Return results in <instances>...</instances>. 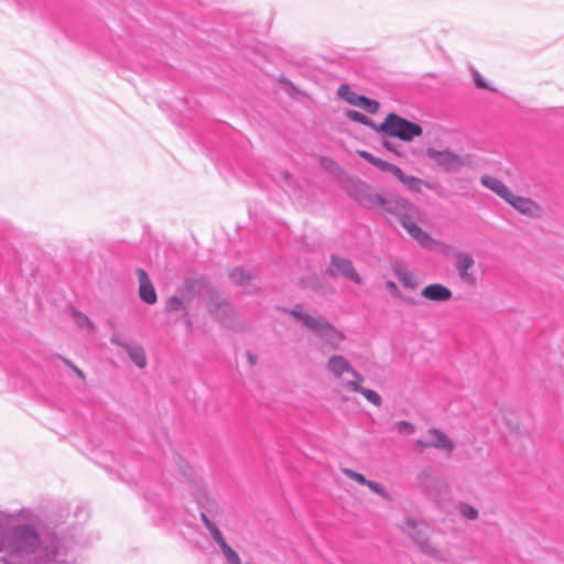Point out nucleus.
Wrapping results in <instances>:
<instances>
[{
  "label": "nucleus",
  "mask_w": 564,
  "mask_h": 564,
  "mask_svg": "<svg viewBox=\"0 0 564 564\" xmlns=\"http://www.w3.org/2000/svg\"><path fill=\"white\" fill-rule=\"evenodd\" d=\"M329 375L337 380V391L343 394L360 393L375 406L382 404V399L378 392L364 388L365 378L356 371L346 358L335 355L330 357L326 365Z\"/></svg>",
  "instance_id": "obj_1"
},
{
  "label": "nucleus",
  "mask_w": 564,
  "mask_h": 564,
  "mask_svg": "<svg viewBox=\"0 0 564 564\" xmlns=\"http://www.w3.org/2000/svg\"><path fill=\"white\" fill-rule=\"evenodd\" d=\"M497 422L501 435L508 445L516 447L529 440L530 432L523 423L520 410L517 406L502 404L499 408Z\"/></svg>",
  "instance_id": "obj_2"
},
{
  "label": "nucleus",
  "mask_w": 564,
  "mask_h": 564,
  "mask_svg": "<svg viewBox=\"0 0 564 564\" xmlns=\"http://www.w3.org/2000/svg\"><path fill=\"white\" fill-rule=\"evenodd\" d=\"M352 195L360 206L391 215L397 208L404 206L402 197L383 195L365 182L356 184Z\"/></svg>",
  "instance_id": "obj_3"
},
{
  "label": "nucleus",
  "mask_w": 564,
  "mask_h": 564,
  "mask_svg": "<svg viewBox=\"0 0 564 564\" xmlns=\"http://www.w3.org/2000/svg\"><path fill=\"white\" fill-rule=\"evenodd\" d=\"M378 132L409 142L420 137L423 133V129L419 123L390 112L383 122L378 124Z\"/></svg>",
  "instance_id": "obj_4"
},
{
  "label": "nucleus",
  "mask_w": 564,
  "mask_h": 564,
  "mask_svg": "<svg viewBox=\"0 0 564 564\" xmlns=\"http://www.w3.org/2000/svg\"><path fill=\"white\" fill-rule=\"evenodd\" d=\"M177 293L186 300L187 303H192L194 300L199 299L204 293L209 294L212 297V289L209 280L198 272H189L184 276V281L177 289ZM212 299L207 303V308H210Z\"/></svg>",
  "instance_id": "obj_5"
},
{
  "label": "nucleus",
  "mask_w": 564,
  "mask_h": 564,
  "mask_svg": "<svg viewBox=\"0 0 564 564\" xmlns=\"http://www.w3.org/2000/svg\"><path fill=\"white\" fill-rule=\"evenodd\" d=\"M404 206L397 208L392 213L394 215L402 227L408 231V234L420 242L422 246H425L430 240V236L425 232L420 226H417L414 221V218L417 214V208L410 203L409 200L403 198Z\"/></svg>",
  "instance_id": "obj_6"
},
{
  "label": "nucleus",
  "mask_w": 564,
  "mask_h": 564,
  "mask_svg": "<svg viewBox=\"0 0 564 564\" xmlns=\"http://www.w3.org/2000/svg\"><path fill=\"white\" fill-rule=\"evenodd\" d=\"M426 156L432 160L445 172H454L460 170L465 162L464 159L449 150H436L434 148L426 149Z\"/></svg>",
  "instance_id": "obj_7"
},
{
  "label": "nucleus",
  "mask_w": 564,
  "mask_h": 564,
  "mask_svg": "<svg viewBox=\"0 0 564 564\" xmlns=\"http://www.w3.org/2000/svg\"><path fill=\"white\" fill-rule=\"evenodd\" d=\"M429 441L416 440L414 443V449L419 453H423L427 447H434L451 454L454 449L453 441L442 431L437 429H430L427 431Z\"/></svg>",
  "instance_id": "obj_8"
},
{
  "label": "nucleus",
  "mask_w": 564,
  "mask_h": 564,
  "mask_svg": "<svg viewBox=\"0 0 564 564\" xmlns=\"http://www.w3.org/2000/svg\"><path fill=\"white\" fill-rule=\"evenodd\" d=\"M455 267L459 279L467 285L474 286L477 283V275L474 270L475 260L471 254L467 252H456L455 253Z\"/></svg>",
  "instance_id": "obj_9"
},
{
  "label": "nucleus",
  "mask_w": 564,
  "mask_h": 564,
  "mask_svg": "<svg viewBox=\"0 0 564 564\" xmlns=\"http://www.w3.org/2000/svg\"><path fill=\"white\" fill-rule=\"evenodd\" d=\"M304 323L308 329L316 333L332 346H337L343 340V335L327 319H304Z\"/></svg>",
  "instance_id": "obj_10"
},
{
  "label": "nucleus",
  "mask_w": 564,
  "mask_h": 564,
  "mask_svg": "<svg viewBox=\"0 0 564 564\" xmlns=\"http://www.w3.org/2000/svg\"><path fill=\"white\" fill-rule=\"evenodd\" d=\"M328 272L333 276L339 274L346 279L351 280L356 284L361 283V278L355 270V267L349 259L333 254L330 257V268L328 269Z\"/></svg>",
  "instance_id": "obj_11"
},
{
  "label": "nucleus",
  "mask_w": 564,
  "mask_h": 564,
  "mask_svg": "<svg viewBox=\"0 0 564 564\" xmlns=\"http://www.w3.org/2000/svg\"><path fill=\"white\" fill-rule=\"evenodd\" d=\"M135 274L139 281V299L147 305L155 304L158 302V294L148 272L143 268H137Z\"/></svg>",
  "instance_id": "obj_12"
},
{
  "label": "nucleus",
  "mask_w": 564,
  "mask_h": 564,
  "mask_svg": "<svg viewBox=\"0 0 564 564\" xmlns=\"http://www.w3.org/2000/svg\"><path fill=\"white\" fill-rule=\"evenodd\" d=\"M229 279L248 293H253L259 289V278L241 267L231 269L229 271Z\"/></svg>",
  "instance_id": "obj_13"
},
{
  "label": "nucleus",
  "mask_w": 564,
  "mask_h": 564,
  "mask_svg": "<svg viewBox=\"0 0 564 564\" xmlns=\"http://www.w3.org/2000/svg\"><path fill=\"white\" fill-rule=\"evenodd\" d=\"M174 108L187 118H193L203 113V99L194 93L175 99Z\"/></svg>",
  "instance_id": "obj_14"
},
{
  "label": "nucleus",
  "mask_w": 564,
  "mask_h": 564,
  "mask_svg": "<svg viewBox=\"0 0 564 564\" xmlns=\"http://www.w3.org/2000/svg\"><path fill=\"white\" fill-rule=\"evenodd\" d=\"M343 473L351 480H355L360 485L367 486L372 492L379 495L380 497L384 499H390V495L383 489V487L380 484L372 480H368L362 474L355 471L350 468H344Z\"/></svg>",
  "instance_id": "obj_15"
},
{
  "label": "nucleus",
  "mask_w": 564,
  "mask_h": 564,
  "mask_svg": "<svg viewBox=\"0 0 564 564\" xmlns=\"http://www.w3.org/2000/svg\"><path fill=\"white\" fill-rule=\"evenodd\" d=\"M214 541L218 544L226 564H242L239 554L226 542L221 532L215 527Z\"/></svg>",
  "instance_id": "obj_16"
},
{
  "label": "nucleus",
  "mask_w": 564,
  "mask_h": 564,
  "mask_svg": "<svg viewBox=\"0 0 564 564\" xmlns=\"http://www.w3.org/2000/svg\"><path fill=\"white\" fill-rule=\"evenodd\" d=\"M421 295L430 301L445 302L452 297V291L443 284L433 283L425 286Z\"/></svg>",
  "instance_id": "obj_17"
},
{
  "label": "nucleus",
  "mask_w": 564,
  "mask_h": 564,
  "mask_svg": "<svg viewBox=\"0 0 564 564\" xmlns=\"http://www.w3.org/2000/svg\"><path fill=\"white\" fill-rule=\"evenodd\" d=\"M516 210L523 215L531 216L535 210L539 209V206L530 198L518 196L511 193L509 199L506 200Z\"/></svg>",
  "instance_id": "obj_18"
},
{
  "label": "nucleus",
  "mask_w": 564,
  "mask_h": 564,
  "mask_svg": "<svg viewBox=\"0 0 564 564\" xmlns=\"http://www.w3.org/2000/svg\"><path fill=\"white\" fill-rule=\"evenodd\" d=\"M480 182L485 187L489 188L505 200L509 199V196H511L512 192L509 187L495 176L484 175L481 176Z\"/></svg>",
  "instance_id": "obj_19"
},
{
  "label": "nucleus",
  "mask_w": 564,
  "mask_h": 564,
  "mask_svg": "<svg viewBox=\"0 0 564 564\" xmlns=\"http://www.w3.org/2000/svg\"><path fill=\"white\" fill-rule=\"evenodd\" d=\"M397 178L411 192L413 193H421L423 187L426 188H433L432 184L429 182L415 177V176H408L402 172L401 176H397Z\"/></svg>",
  "instance_id": "obj_20"
},
{
  "label": "nucleus",
  "mask_w": 564,
  "mask_h": 564,
  "mask_svg": "<svg viewBox=\"0 0 564 564\" xmlns=\"http://www.w3.org/2000/svg\"><path fill=\"white\" fill-rule=\"evenodd\" d=\"M121 345L126 348L129 358L137 367H139L140 369H143L147 366V364H148L147 355H145L144 349L141 346L123 345V344H121Z\"/></svg>",
  "instance_id": "obj_21"
},
{
  "label": "nucleus",
  "mask_w": 564,
  "mask_h": 564,
  "mask_svg": "<svg viewBox=\"0 0 564 564\" xmlns=\"http://www.w3.org/2000/svg\"><path fill=\"white\" fill-rule=\"evenodd\" d=\"M392 272L399 279V281L402 283V285L404 288L415 289L416 280H415V276L411 272L406 271L399 264L392 265Z\"/></svg>",
  "instance_id": "obj_22"
},
{
  "label": "nucleus",
  "mask_w": 564,
  "mask_h": 564,
  "mask_svg": "<svg viewBox=\"0 0 564 564\" xmlns=\"http://www.w3.org/2000/svg\"><path fill=\"white\" fill-rule=\"evenodd\" d=\"M337 95L351 106L357 107L361 96L355 93L348 84H341L337 89Z\"/></svg>",
  "instance_id": "obj_23"
},
{
  "label": "nucleus",
  "mask_w": 564,
  "mask_h": 564,
  "mask_svg": "<svg viewBox=\"0 0 564 564\" xmlns=\"http://www.w3.org/2000/svg\"><path fill=\"white\" fill-rule=\"evenodd\" d=\"M345 116L350 121L358 122L360 124L370 127L378 132V124H376L369 117H367L362 112H360L358 110L349 109L345 112Z\"/></svg>",
  "instance_id": "obj_24"
},
{
  "label": "nucleus",
  "mask_w": 564,
  "mask_h": 564,
  "mask_svg": "<svg viewBox=\"0 0 564 564\" xmlns=\"http://www.w3.org/2000/svg\"><path fill=\"white\" fill-rule=\"evenodd\" d=\"M186 300L180 293L170 296L165 302L167 313H176L186 310Z\"/></svg>",
  "instance_id": "obj_25"
},
{
  "label": "nucleus",
  "mask_w": 564,
  "mask_h": 564,
  "mask_svg": "<svg viewBox=\"0 0 564 564\" xmlns=\"http://www.w3.org/2000/svg\"><path fill=\"white\" fill-rule=\"evenodd\" d=\"M372 165L378 167L382 172L392 173L395 177L402 175V170L399 166H397L388 161H384L380 158H376Z\"/></svg>",
  "instance_id": "obj_26"
},
{
  "label": "nucleus",
  "mask_w": 564,
  "mask_h": 564,
  "mask_svg": "<svg viewBox=\"0 0 564 564\" xmlns=\"http://www.w3.org/2000/svg\"><path fill=\"white\" fill-rule=\"evenodd\" d=\"M357 107L361 108L368 113L375 115L379 111L380 104L376 99H371L362 95Z\"/></svg>",
  "instance_id": "obj_27"
},
{
  "label": "nucleus",
  "mask_w": 564,
  "mask_h": 564,
  "mask_svg": "<svg viewBox=\"0 0 564 564\" xmlns=\"http://www.w3.org/2000/svg\"><path fill=\"white\" fill-rule=\"evenodd\" d=\"M458 511L460 516L468 520H476L478 518V510L468 503H460L458 506Z\"/></svg>",
  "instance_id": "obj_28"
},
{
  "label": "nucleus",
  "mask_w": 564,
  "mask_h": 564,
  "mask_svg": "<svg viewBox=\"0 0 564 564\" xmlns=\"http://www.w3.org/2000/svg\"><path fill=\"white\" fill-rule=\"evenodd\" d=\"M471 77H473L474 84L477 88L496 91L495 88H492L488 85L487 80L481 76V74L478 70L471 69Z\"/></svg>",
  "instance_id": "obj_29"
},
{
  "label": "nucleus",
  "mask_w": 564,
  "mask_h": 564,
  "mask_svg": "<svg viewBox=\"0 0 564 564\" xmlns=\"http://www.w3.org/2000/svg\"><path fill=\"white\" fill-rule=\"evenodd\" d=\"M395 429L400 434H403V435H412L415 432V426L408 421L397 422Z\"/></svg>",
  "instance_id": "obj_30"
},
{
  "label": "nucleus",
  "mask_w": 564,
  "mask_h": 564,
  "mask_svg": "<svg viewBox=\"0 0 564 564\" xmlns=\"http://www.w3.org/2000/svg\"><path fill=\"white\" fill-rule=\"evenodd\" d=\"M22 538L30 543V546H34L37 543V536L31 530H25Z\"/></svg>",
  "instance_id": "obj_31"
},
{
  "label": "nucleus",
  "mask_w": 564,
  "mask_h": 564,
  "mask_svg": "<svg viewBox=\"0 0 564 564\" xmlns=\"http://www.w3.org/2000/svg\"><path fill=\"white\" fill-rule=\"evenodd\" d=\"M290 315H291V317H296V318H300V317H312L307 313L303 312L302 306L299 305V304L295 305L294 308H292L290 311Z\"/></svg>",
  "instance_id": "obj_32"
},
{
  "label": "nucleus",
  "mask_w": 564,
  "mask_h": 564,
  "mask_svg": "<svg viewBox=\"0 0 564 564\" xmlns=\"http://www.w3.org/2000/svg\"><path fill=\"white\" fill-rule=\"evenodd\" d=\"M357 154L364 159L365 161H367L368 163L370 164H373L377 156H375L372 153L368 152V151H365V150H359L357 151Z\"/></svg>",
  "instance_id": "obj_33"
},
{
  "label": "nucleus",
  "mask_w": 564,
  "mask_h": 564,
  "mask_svg": "<svg viewBox=\"0 0 564 564\" xmlns=\"http://www.w3.org/2000/svg\"><path fill=\"white\" fill-rule=\"evenodd\" d=\"M386 289L394 296H400V291L398 285L393 281L386 282Z\"/></svg>",
  "instance_id": "obj_34"
},
{
  "label": "nucleus",
  "mask_w": 564,
  "mask_h": 564,
  "mask_svg": "<svg viewBox=\"0 0 564 564\" xmlns=\"http://www.w3.org/2000/svg\"><path fill=\"white\" fill-rule=\"evenodd\" d=\"M78 326L86 334H90L93 330V325L89 319H82Z\"/></svg>",
  "instance_id": "obj_35"
},
{
  "label": "nucleus",
  "mask_w": 564,
  "mask_h": 564,
  "mask_svg": "<svg viewBox=\"0 0 564 564\" xmlns=\"http://www.w3.org/2000/svg\"><path fill=\"white\" fill-rule=\"evenodd\" d=\"M65 364L82 379V380H85V373L78 368L76 367L74 364H72L70 361L68 360H65Z\"/></svg>",
  "instance_id": "obj_36"
},
{
  "label": "nucleus",
  "mask_w": 564,
  "mask_h": 564,
  "mask_svg": "<svg viewBox=\"0 0 564 564\" xmlns=\"http://www.w3.org/2000/svg\"><path fill=\"white\" fill-rule=\"evenodd\" d=\"M246 356L248 358V361H249L250 366L251 367L256 366V364H257L256 357L250 351H247Z\"/></svg>",
  "instance_id": "obj_37"
},
{
  "label": "nucleus",
  "mask_w": 564,
  "mask_h": 564,
  "mask_svg": "<svg viewBox=\"0 0 564 564\" xmlns=\"http://www.w3.org/2000/svg\"><path fill=\"white\" fill-rule=\"evenodd\" d=\"M70 317H87L84 313L79 312L78 310L72 308Z\"/></svg>",
  "instance_id": "obj_38"
},
{
  "label": "nucleus",
  "mask_w": 564,
  "mask_h": 564,
  "mask_svg": "<svg viewBox=\"0 0 564 564\" xmlns=\"http://www.w3.org/2000/svg\"><path fill=\"white\" fill-rule=\"evenodd\" d=\"M200 517H202L203 521L205 522V524L207 525V528H212V523H210L208 517L206 516V513L203 512L200 514Z\"/></svg>",
  "instance_id": "obj_39"
},
{
  "label": "nucleus",
  "mask_w": 564,
  "mask_h": 564,
  "mask_svg": "<svg viewBox=\"0 0 564 564\" xmlns=\"http://www.w3.org/2000/svg\"><path fill=\"white\" fill-rule=\"evenodd\" d=\"M382 144H383V147H384L387 150H390V151H392V150H393V149H392V145H391V143H390V141H383V142H382Z\"/></svg>",
  "instance_id": "obj_40"
},
{
  "label": "nucleus",
  "mask_w": 564,
  "mask_h": 564,
  "mask_svg": "<svg viewBox=\"0 0 564 564\" xmlns=\"http://www.w3.org/2000/svg\"><path fill=\"white\" fill-rule=\"evenodd\" d=\"M280 82H281V83H288V84H290V82H289L285 77H282V78L280 79Z\"/></svg>",
  "instance_id": "obj_41"
},
{
  "label": "nucleus",
  "mask_w": 564,
  "mask_h": 564,
  "mask_svg": "<svg viewBox=\"0 0 564 564\" xmlns=\"http://www.w3.org/2000/svg\"><path fill=\"white\" fill-rule=\"evenodd\" d=\"M182 317H189L188 312H187V311H185V312L183 313Z\"/></svg>",
  "instance_id": "obj_42"
},
{
  "label": "nucleus",
  "mask_w": 564,
  "mask_h": 564,
  "mask_svg": "<svg viewBox=\"0 0 564 564\" xmlns=\"http://www.w3.org/2000/svg\"><path fill=\"white\" fill-rule=\"evenodd\" d=\"M283 177H284V178H289V177H290V174H289L288 172H284V173H283Z\"/></svg>",
  "instance_id": "obj_43"
},
{
  "label": "nucleus",
  "mask_w": 564,
  "mask_h": 564,
  "mask_svg": "<svg viewBox=\"0 0 564 564\" xmlns=\"http://www.w3.org/2000/svg\"><path fill=\"white\" fill-rule=\"evenodd\" d=\"M113 343L120 344L116 337L112 338Z\"/></svg>",
  "instance_id": "obj_44"
}]
</instances>
